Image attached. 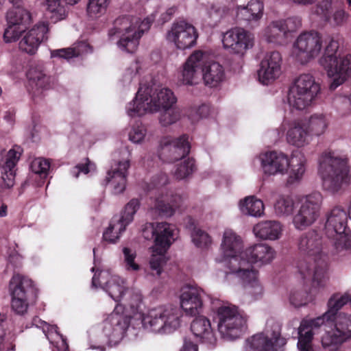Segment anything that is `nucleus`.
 <instances>
[{"instance_id": "obj_1", "label": "nucleus", "mask_w": 351, "mask_h": 351, "mask_svg": "<svg viewBox=\"0 0 351 351\" xmlns=\"http://www.w3.org/2000/svg\"><path fill=\"white\" fill-rule=\"evenodd\" d=\"M327 308L321 316L301 322L297 344L300 351L312 350L313 336L322 327L325 330L322 344L328 351H337L344 341L351 338V293L332 295L328 300Z\"/></svg>"}, {"instance_id": "obj_2", "label": "nucleus", "mask_w": 351, "mask_h": 351, "mask_svg": "<svg viewBox=\"0 0 351 351\" xmlns=\"http://www.w3.org/2000/svg\"><path fill=\"white\" fill-rule=\"evenodd\" d=\"M122 300L123 310L125 308L134 315L141 314L142 326L149 332L160 335L170 334L181 325L182 313L176 306L171 304L159 305L141 314L144 303L139 289L129 288Z\"/></svg>"}, {"instance_id": "obj_3", "label": "nucleus", "mask_w": 351, "mask_h": 351, "mask_svg": "<svg viewBox=\"0 0 351 351\" xmlns=\"http://www.w3.org/2000/svg\"><path fill=\"white\" fill-rule=\"evenodd\" d=\"M322 243L321 237L314 230L302 234L297 242L299 252L313 259V265L300 261L298 273L304 280L311 278L313 286L317 289L326 287L330 279L328 257L322 252Z\"/></svg>"}, {"instance_id": "obj_4", "label": "nucleus", "mask_w": 351, "mask_h": 351, "mask_svg": "<svg viewBox=\"0 0 351 351\" xmlns=\"http://www.w3.org/2000/svg\"><path fill=\"white\" fill-rule=\"evenodd\" d=\"M318 173L324 190L337 193L350 183L348 158L330 149L324 151L318 159Z\"/></svg>"}, {"instance_id": "obj_5", "label": "nucleus", "mask_w": 351, "mask_h": 351, "mask_svg": "<svg viewBox=\"0 0 351 351\" xmlns=\"http://www.w3.org/2000/svg\"><path fill=\"white\" fill-rule=\"evenodd\" d=\"M318 63L332 80L330 89L335 90L351 77V54L343 51L338 39L330 37L326 41Z\"/></svg>"}, {"instance_id": "obj_6", "label": "nucleus", "mask_w": 351, "mask_h": 351, "mask_svg": "<svg viewBox=\"0 0 351 351\" xmlns=\"http://www.w3.org/2000/svg\"><path fill=\"white\" fill-rule=\"evenodd\" d=\"M176 102L177 98L169 88L153 90L149 87L140 86L135 97L127 104L125 110L130 117H142L173 107Z\"/></svg>"}, {"instance_id": "obj_7", "label": "nucleus", "mask_w": 351, "mask_h": 351, "mask_svg": "<svg viewBox=\"0 0 351 351\" xmlns=\"http://www.w3.org/2000/svg\"><path fill=\"white\" fill-rule=\"evenodd\" d=\"M154 18L153 14L147 17H143L141 14L119 16L114 21L109 36L119 38L117 46L121 50L134 53L138 46L139 39L149 30Z\"/></svg>"}, {"instance_id": "obj_8", "label": "nucleus", "mask_w": 351, "mask_h": 351, "mask_svg": "<svg viewBox=\"0 0 351 351\" xmlns=\"http://www.w3.org/2000/svg\"><path fill=\"white\" fill-rule=\"evenodd\" d=\"M148 228L152 229V234L154 238L149 265L151 269L159 276L162 274V267L166 263L165 254L176 240L178 230L174 225L167 222L149 223L143 230L144 232Z\"/></svg>"}, {"instance_id": "obj_9", "label": "nucleus", "mask_w": 351, "mask_h": 351, "mask_svg": "<svg viewBox=\"0 0 351 351\" xmlns=\"http://www.w3.org/2000/svg\"><path fill=\"white\" fill-rule=\"evenodd\" d=\"M286 344V340L280 337V329L275 324L260 333L247 338L242 351H279ZM180 351H197V346L190 339L186 338Z\"/></svg>"}, {"instance_id": "obj_10", "label": "nucleus", "mask_w": 351, "mask_h": 351, "mask_svg": "<svg viewBox=\"0 0 351 351\" xmlns=\"http://www.w3.org/2000/svg\"><path fill=\"white\" fill-rule=\"evenodd\" d=\"M320 91V86L309 73L300 75L290 87L288 93L289 106L298 110H303L311 106Z\"/></svg>"}, {"instance_id": "obj_11", "label": "nucleus", "mask_w": 351, "mask_h": 351, "mask_svg": "<svg viewBox=\"0 0 351 351\" xmlns=\"http://www.w3.org/2000/svg\"><path fill=\"white\" fill-rule=\"evenodd\" d=\"M215 313L218 331L223 338L236 339L245 330L246 319L236 306L223 303L216 308Z\"/></svg>"}, {"instance_id": "obj_12", "label": "nucleus", "mask_w": 351, "mask_h": 351, "mask_svg": "<svg viewBox=\"0 0 351 351\" xmlns=\"http://www.w3.org/2000/svg\"><path fill=\"white\" fill-rule=\"evenodd\" d=\"M8 290L11 297V307L18 315H24L30 301L34 298L36 289L28 276L15 273L10 280Z\"/></svg>"}, {"instance_id": "obj_13", "label": "nucleus", "mask_w": 351, "mask_h": 351, "mask_svg": "<svg viewBox=\"0 0 351 351\" xmlns=\"http://www.w3.org/2000/svg\"><path fill=\"white\" fill-rule=\"evenodd\" d=\"M243 241L240 236L231 229L223 232L220 245V255L216 258L219 263H226L229 269L227 272L231 274L241 268L247 262L243 256Z\"/></svg>"}, {"instance_id": "obj_14", "label": "nucleus", "mask_w": 351, "mask_h": 351, "mask_svg": "<svg viewBox=\"0 0 351 351\" xmlns=\"http://www.w3.org/2000/svg\"><path fill=\"white\" fill-rule=\"evenodd\" d=\"M322 48V38L318 32H304L293 42L291 57L299 64H306L319 55Z\"/></svg>"}, {"instance_id": "obj_15", "label": "nucleus", "mask_w": 351, "mask_h": 351, "mask_svg": "<svg viewBox=\"0 0 351 351\" xmlns=\"http://www.w3.org/2000/svg\"><path fill=\"white\" fill-rule=\"evenodd\" d=\"M130 324V316L124 314L121 304H117L114 311L103 324V341L109 346L118 345L124 338Z\"/></svg>"}, {"instance_id": "obj_16", "label": "nucleus", "mask_w": 351, "mask_h": 351, "mask_svg": "<svg viewBox=\"0 0 351 351\" xmlns=\"http://www.w3.org/2000/svg\"><path fill=\"white\" fill-rule=\"evenodd\" d=\"M323 196L319 192L313 193L301 199L292 219L294 228L303 230L312 226L319 217Z\"/></svg>"}, {"instance_id": "obj_17", "label": "nucleus", "mask_w": 351, "mask_h": 351, "mask_svg": "<svg viewBox=\"0 0 351 351\" xmlns=\"http://www.w3.org/2000/svg\"><path fill=\"white\" fill-rule=\"evenodd\" d=\"M302 27V19L293 16L272 21L263 31V37L269 43L283 45L287 43L291 34Z\"/></svg>"}, {"instance_id": "obj_18", "label": "nucleus", "mask_w": 351, "mask_h": 351, "mask_svg": "<svg viewBox=\"0 0 351 351\" xmlns=\"http://www.w3.org/2000/svg\"><path fill=\"white\" fill-rule=\"evenodd\" d=\"M197 38L198 33L195 27L184 20L174 21L165 35L167 41L179 50L194 47Z\"/></svg>"}, {"instance_id": "obj_19", "label": "nucleus", "mask_w": 351, "mask_h": 351, "mask_svg": "<svg viewBox=\"0 0 351 351\" xmlns=\"http://www.w3.org/2000/svg\"><path fill=\"white\" fill-rule=\"evenodd\" d=\"M140 207V202L138 199H131L125 206L119 216H114L109 226L103 233L104 241L110 243H115L125 231L127 226L130 224L134 216Z\"/></svg>"}, {"instance_id": "obj_20", "label": "nucleus", "mask_w": 351, "mask_h": 351, "mask_svg": "<svg viewBox=\"0 0 351 351\" xmlns=\"http://www.w3.org/2000/svg\"><path fill=\"white\" fill-rule=\"evenodd\" d=\"M92 286L102 288L116 302H121L129 289L126 287L125 280L109 269L95 274L92 279Z\"/></svg>"}, {"instance_id": "obj_21", "label": "nucleus", "mask_w": 351, "mask_h": 351, "mask_svg": "<svg viewBox=\"0 0 351 351\" xmlns=\"http://www.w3.org/2000/svg\"><path fill=\"white\" fill-rule=\"evenodd\" d=\"M207 53L202 50L193 52L182 65L179 82L186 86H194L201 81L202 67L206 63Z\"/></svg>"}, {"instance_id": "obj_22", "label": "nucleus", "mask_w": 351, "mask_h": 351, "mask_svg": "<svg viewBox=\"0 0 351 351\" xmlns=\"http://www.w3.org/2000/svg\"><path fill=\"white\" fill-rule=\"evenodd\" d=\"M231 274H234L242 282L244 293L241 301L243 304H251L263 298L264 288L259 281L258 271L247 267H241Z\"/></svg>"}, {"instance_id": "obj_23", "label": "nucleus", "mask_w": 351, "mask_h": 351, "mask_svg": "<svg viewBox=\"0 0 351 351\" xmlns=\"http://www.w3.org/2000/svg\"><path fill=\"white\" fill-rule=\"evenodd\" d=\"M222 44L230 53L243 56L254 44V36L242 27H234L223 34Z\"/></svg>"}, {"instance_id": "obj_24", "label": "nucleus", "mask_w": 351, "mask_h": 351, "mask_svg": "<svg viewBox=\"0 0 351 351\" xmlns=\"http://www.w3.org/2000/svg\"><path fill=\"white\" fill-rule=\"evenodd\" d=\"M189 152L190 145L186 135L177 138L167 136L160 141L158 157L165 162H174L184 158Z\"/></svg>"}, {"instance_id": "obj_25", "label": "nucleus", "mask_w": 351, "mask_h": 351, "mask_svg": "<svg viewBox=\"0 0 351 351\" xmlns=\"http://www.w3.org/2000/svg\"><path fill=\"white\" fill-rule=\"evenodd\" d=\"M206 292L197 286L188 285L180 290V306L184 313L189 316L199 314L203 307V300Z\"/></svg>"}, {"instance_id": "obj_26", "label": "nucleus", "mask_w": 351, "mask_h": 351, "mask_svg": "<svg viewBox=\"0 0 351 351\" xmlns=\"http://www.w3.org/2000/svg\"><path fill=\"white\" fill-rule=\"evenodd\" d=\"M276 256V251L271 245L263 243L254 244L243 251L242 257L247 263L241 267L252 269V264L262 267L270 264Z\"/></svg>"}, {"instance_id": "obj_27", "label": "nucleus", "mask_w": 351, "mask_h": 351, "mask_svg": "<svg viewBox=\"0 0 351 351\" xmlns=\"http://www.w3.org/2000/svg\"><path fill=\"white\" fill-rule=\"evenodd\" d=\"M256 159L264 175L275 176L287 174V155L281 152L268 151L261 153Z\"/></svg>"}, {"instance_id": "obj_28", "label": "nucleus", "mask_w": 351, "mask_h": 351, "mask_svg": "<svg viewBox=\"0 0 351 351\" xmlns=\"http://www.w3.org/2000/svg\"><path fill=\"white\" fill-rule=\"evenodd\" d=\"M305 123L301 119L291 121L284 119L281 129L286 131L287 143L297 148H302L308 145L312 141Z\"/></svg>"}, {"instance_id": "obj_29", "label": "nucleus", "mask_w": 351, "mask_h": 351, "mask_svg": "<svg viewBox=\"0 0 351 351\" xmlns=\"http://www.w3.org/2000/svg\"><path fill=\"white\" fill-rule=\"evenodd\" d=\"M282 56L277 51L267 53L260 63L258 77L263 84H268L277 79L281 73Z\"/></svg>"}, {"instance_id": "obj_30", "label": "nucleus", "mask_w": 351, "mask_h": 351, "mask_svg": "<svg viewBox=\"0 0 351 351\" xmlns=\"http://www.w3.org/2000/svg\"><path fill=\"white\" fill-rule=\"evenodd\" d=\"M23 150L19 146H14L0 160L1 174V187L10 189L14 184L16 165L21 158Z\"/></svg>"}, {"instance_id": "obj_31", "label": "nucleus", "mask_w": 351, "mask_h": 351, "mask_svg": "<svg viewBox=\"0 0 351 351\" xmlns=\"http://www.w3.org/2000/svg\"><path fill=\"white\" fill-rule=\"evenodd\" d=\"M49 32L48 23L41 22L34 25L31 29L25 33L19 43L21 51L29 55L34 54L40 43L47 39Z\"/></svg>"}, {"instance_id": "obj_32", "label": "nucleus", "mask_w": 351, "mask_h": 351, "mask_svg": "<svg viewBox=\"0 0 351 351\" xmlns=\"http://www.w3.org/2000/svg\"><path fill=\"white\" fill-rule=\"evenodd\" d=\"M130 167L128 158L114 160L106 178L107 184L112 188L114 194H120L125 189L128 170Z\"/></svg>"}, {"instance_id": "obj_33", "label": "nucleus", "mask_w": 351, "mask_h": 351, "mask_svg": "<svg viewBox=\"0 0 351 351\" xmlns=\"http://www.w3.org/2000/svg\"><path fill=\"white\" fill-rule=\"evenodd\" d=\"M263 3L260 0H250L246 6H238L236 9V19L250 28L259 25L263 14Z\"/></svg>"}, {"instance_id": "obj_34", "label": "nucleus", "mask_w": 351, "mask_h": 351, "mask_svg": "<svg viewBox=\"0 0 351 351\" xmlns=\"http://www.w3.org/2000/svg\"><path fill=\"white\" fill-rule=\"evenodd\" d=\"M348 215L341 206H335L326 214L325 230L328 237L348 230Z\"/></svg>"}, {"instance_id": "obj_35", "label": "nucleus", "mask_w": 351, "mask_h": 351, "mask_svg": "<svg viewBox=\"0 0 351 351\" xmlns=\"http://www.w3.org/2000/svg\"><path fill=\"white\" fill-rule=\"evenodd\" d=\"M287 182L293 184L299 182L303 178L306 169L307 160L305 155L300 151L292 152L290 157L287 156Z\"/></svg>"}, {"instance_id": "obj_36", "label": "nucleus", "mask_w": 351, "mask_h": 351, "mask_svg": "<svg viewBox=\"0 0 351 351\" xmlns=\"http://www.w3.org/2000/svg\"><path fill=\"white\" fill-rule=\"evenodd\" d=\"M33 325L37 328H42L50 344L53 346L52 351H68L69 346L66 340L58 331V327L56 325H49L45 321L38 317H34L32 320Z\"/></svg>"}, {"instance_id": "obj_37", "label": "nucleus", "mask_w": 351, "mask_h": 351, "mask_svg": "<svg viewBox=\"0 0 351 351\" xmlns=\"http://www.w3.org/2000/svg\"><path fill=\"white\" fill-rule=\"evenodd\" d=\"M282 232V225L275 220L262 221L253 227L255 237L263 241L278 240L281 238Z\"/></svg>"}, {"instance_id": "obj_38", "label": "nucleus", "mask_w": 351, "mask_h": 351, "mask_svg": "<svg viewBox=\"0 0 351 351\" xmlns=\"http://www.w3.org/2000/svg\"><path fill=\"white\" fill-rule=\"evenodd\" d=\"M226 79L223 66L219 63L208 62L207 53L206 63L202 67V80L206 86L213 88L219 86Z\"/></svg>"}, {"instance_id": "obj_39", "label": "nucleus", "mask_w": 351, "mask_h": 351, "mask_svg": "<svg viewBox=\"0 0 351 351\" xmlns=\"http://www.w3.org/2000/svg\"><path fill=\"white\" fill-rule=\"evenodd\" d=\"M305 123L310 137L319 136L323 134L328 127V121L323 114H314L309 118L301 119Z\"/></svg>"}, {"instance_id": "obj_40", "label": "nucleus", "mask_w": 351, "mask_h": 351, "mask_svg": "<svg viewBox=\"0 0 351 351\" xmlns=\"http://www.w3.org/2000/svg\"><path fill=\"white\" fill-rule=\"evenodd\" d=\"M241 213L254 217H260L264 213L265 206L262 200L254 196H248L239 202Z\"/></svg>"}, {"instance_id": "obj_41", "label": "nucleus", "mask_w": 351, "mask_h": 351, "mask_svg": "<svg viewBox=\"0 0 351 351\" xmlns=\"http://www.w3.org/2000/svg\"><path fill=\"white\" fill-rule=\"evenodd\" d=\"M191 330L195 337L200 340H209L213 337L210 320L204 315H199L193 321Z\"/></svg>"}, {"instance_id": "obj_42", "label": "nucleus", "mask_w": 351, "mask_h": 351, "mask_svg": "<svg viewBox=\"0 0 351 351\" xmlns=\"http://www.w3.org/2000/svg\"><path fill=\"white\" fill-rule=\"evenodd\" d=\"M27 77L32 89L35 88L34 95L39 94L40 89H47L49 87V77L40 67H30L27 73Z\"/></svg>"}, {"instance_id": "obj_43", "label": "nucleus", "mask_w": 351, "mask_h": 351, "mask_svg": "<svg viewBox=\"0 0 351 351\" xmlns=\"http://www.w3.org/2000/svg\"><path fill=\"white\" fill-rule=\"evenodd\" d=\"M167 195L165 197L161 196L156 199L155 205L153 208L155 211L161 216L170 217L173 215L175 209L178 207L176 203L177 199H180L179 196H171L170 202Z\"/></svg>"}, {"instance_id": "obj_44", "label": "nucleus", "mask_w": 351, "mask_h": 351, "mask_svg": "<svg viewBox=\"0 0 351 351\" xmlns=\"http://www.w3.org/2000/svg\"><path fill=\"white\" fill-rule=\"evenodd\" d=\"M6 19L8 24H16L26 26L31 22L30 13L20 7L14 8L7 12Z\"/></svg>"}, {"instance_id": "obj_45", "label": "nucleus", "mask_w": 351, "mask_h": 351, "mask_svg": "<svg viewBox=\"0 0 351 351\" xmlns=\"http://www.w3.org/2000/svg\"><path fill=\"white\" fill-rule=\"evenodd\" d=\"M47 10L50 14L49 17L53 22H58L64 19L67 16V11L65 5L61 0H47Z\"/></svg>"}, {"instance_id": "obj_46", "label": "nucleus", "mask_w": 351, "mask_h": 351, "mask_svg": "<svg viewBox=\"0 0 351 351\" xmlns=\"http://www.w3.org/2000/svg\"><path fill=\"white\" fill-rule=\"evenodd\" d=\"M332 237L334 239L333 246L337 254L344 256L347 252L351 251V234L348 230L343 233L334 234Z\"/></svg>"}, {"instance_id": "obj_47", "label": "nucleus", "mask_w": 351, "mask_h": 351, "mask_svg": "<svg viewBox=\"0 0 351 351\" xmlns=\"http://www.w3.org/2000/svg\"><path fill=\"white\" fill-rule=\"evenodd\" d=\"M294 207V201L291 197L280 195L274 204V210L278 216H288L292 214Z\"/></svg>"}, {"instance_id": "obj_48", "label": "nucleus", "mask_w": 351, "mask_h": 351, "mask_svg": "<svg viewBox=\"0 0 351 351\" xmlns=\"http://www.w3.org/2000/svg\"><path fill=\"white\" fill-rule=\"evenodd\" d=\"M177 165L174 176L177 180H183L191 176L195 169V161L193 158H183Z\"/></svg>"}, {"instance_id": "obj_49", "label": "nucleus", "mask_w": 351, "mask_h": 351, "mask_svg": "<svg viewBox=\"0 0 351 351\" xmlns=\"http://www.w3.org/2000/svg\"><path fill=\"white\" fill-rule=\"evenodd\" d=\"M108 4L109 0H88L87 14L92 19H98L106 13Z\"/></svg>"}, {"instance_id": "obj_50", "label": "nucleus", "mask_w": 351, "mask_h": 351, "mask_svg": "<svg viewBox=\"0 0 351 351\" xmlns=\"http://www.w3.org/2000/svg\"><path fill=\"white\" fill-rule=\"evenodd\" d=\"M159 116V122L163 127L176 123L180 119V111L173 107L162 109Z\"/></svg>"}, {"instance_id": "obj_51", "label": "nucleus", "mask_w": 351, "mask_h": 351, "mask_svg": "<svg viewBox=\"0 0 351 351\" xmlns=\"http://www.w3.org/2000/svg\"><path fill=\"white\" fill-rule=\"evenodd\" d=\"M332 0H320L312 8L311 14L326 21L331 13Z\"/></svg>"}, {"instance_id": "obj_52", "label": "nucleus", "mask_w": 351, "mask_h": 351, "mask_svg": "<svg viewBox=\"0 0 351 351\" xmlns=\"http://www.w3.org/2000/svg\"><path fill=\"white\" fill-rule=\"evenodd\" d=\"M192 241L194 245L200 248H205L210 245L212 239L208 233L195 227L191 233Z\"/></svg>"}, {"instance_id": "obj_53", "label": "nucleus", "mask_w": 351, "mask_h": 351, "mask_svg": "<svg viewBox=\"0 0 351 351\" xmlns=\"http://www.w3.org/2000/svg\"><path fill=\"white\" fill-rule=\"evenodd\" d=\"M141 69L139 62L136 61L132 62L125 71L121 82L123 86H127L132 82H136L138 80V74Z\"/></svg>"}, {"instance_id": "obj_54", "label": "nucleus", "mask_w": 351, "mask_h": 351, "mask_svg": "<svg viewBox=\"0 0 351 351\" xmlns=\"http://www.w3.org/2000/svg\"><path fill=\"white\" fill-rule=\"evenodd\" d=\"M50 168V162L43 158H35L31 163L32 171L39 175L41 178H46Z\"/></svg>"}, {"instance_id": "obj_55", "label": "nucleus", "mask_w": 351, "mask_h": 351, "mask_svg": "<svg viewBox=\"0 0 351 351\" xmlns=\"http://www.w3.org/2000/svg\"><path fill=\"white\" fill-rule=\"evenodd\" d=\"M147 134V129L141 123L133 125L128 133L129 140L134 143H141Z\"/></svg>"}, {"instance_id": "obj_56", "label": "nucleus", "mask_w": 351, "mask_h": 351, "mask_svg": "<svg viewBox=\"0 0 351 351\" xmlns=\"http://www.w3.org/2000/svg\"><path fill=\"white\" fill-rule=\"evenodd\" d=\"M348 19V14L345 10L342 8H337L332 13H330L325 22L332 27H339L346 24Z\"/></svg>"}, {"instance_id": "obj_57", "label": "nucleus", "mask_w": 351, "mask_h": 351, "mask_svg": "<svg viewBox=\"0 0 351 351\" xmlns=\"http://www.w3.org/2000/svg\"><path fill=\"white\" fill-rule=\"evenodd\" d=\"M125 267L127 271H136L140 269V265L135 262L136 253L134 250L125 247L123 248Z\"/></svg>"}, {"instance_id": "obj_58", "label": "nucleus", "mask_w": 351, "mask_h": 351, "mask_svg": "<svg viewBox=\"0 0 351 351\" xmlns=\"http://www.w3.org/2000/svg\"><path fill=\"white\" fill-rule=\"evenodd\" d=\"M25 26L8 24L3 34V39L5 43H12L16 40L22 32H24Z\"/></svg>"}, {"instance_id": "obj_59", "label": "nucleus", "mask_w": 351, "mask_h": 351, "mask_svg": "<svg viewBox=\"0 0 351 351\" xmlns=\"http://www.w3.org/2000/svg\"><path fill=\"white\" fill-rule=\"evenodd\" d=\"M95 170V165L88 158L85 160V163L77 165L71 171L73 177L77 178L80 173L87 174Z\"/></svg>"}, {"instance_id": "obj_60", "label": "nucleus", "mask_w": 351, "mask_h": 351, "mask_svg": "<svg viewBox=\"0 0 351 351\" xmlns=\"http://www.w3.org/2000/svg\"><path fill=\"white\" fill-rule=\"evenodd\" d=\"M289 300L292 305L295 307H300L309 302L311 298H308L307 295L304 297V293L302 292L295 291L291 293Z\"/></svg>"}, {"instance_id": "obj_61", "label": "nucleus", "mask_w": 351, "mask_h": 351, "mask_svg": "<svg viewBox=\"0 0 351 351\" xmlns=\"http://www.w3.org/2000/svg\"><path fill=\"white\" fill-rule=\"evenodd\" d=\"M51 58H59L69 60L75 57V50L73 48H63L59 49H53L50 51Z\"/></svg>"}, {"instance_id": "obj_62", "label": "nucleus", "mask_w": 351, "mask_h": 351, "mask_svg": "<svg viewBox=\"0 0 351 351\" xmlns=\"http://www.w3.org/2000/svg\"><path fill=\"white\" fill-rule=\"evenodd\" d=\"M73 49L75 50V56H81L92 51L90 45L84 41L78 43Z\"/></svg>"}, {"instance_id": "obj_63", "label": "nucleus", "mask_w": 351, "mask_h": 351, "mask_svg": "<svg viewBox=\"0 0 351 351\" xmlns=\"http://www.w3.org/2000/svg\"><path fill=\"white\" fill-rule=\"evenodd\" d=\"M169 179L166 173H161L159 175L155 176L152 181V185L154 187H160L166 185L168 183Z\"/></svg>"}, {"instance_id": "obj_64", "label": "nucleus", "mask_w": 351, "mask_h": 351, "mask_svg": "<svg viewBox=\"0 0 351 351\" xmlns=\"http://www.w3.org/2000/svg\"><path fill=\"white\" fill-rule=\"evenodd\" d=\"M176 7H171L168 8L165 13H162L160 16V21L162 23H164L168 21H169L171 17L173 16V14L176 12Z\"/></svg>"}]
</instances>
